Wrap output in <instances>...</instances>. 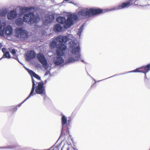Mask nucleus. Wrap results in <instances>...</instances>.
I'll use <instances>...</instances> for the list:
<instances>
[{
	"instance_id": "f257e3e1",
	"label": "nucleus",
	"mask_w": 150,
	"mask_h": 150,
	"mask_svg": "<svg viewBox=\"0 0 150 150\" xmlns=\"http://www.w3.org/2000/svg\"><path fill=\"white\" fill-rule=\"evenodd\" d=\"M72 38V36L71 35H68L67 36L59 35L55 39L57 42L60 44L57 45V42L53 40L50 44L51 49H53L57 47V50L56 53L57 55L63 56L64 54V51L67 48V42Z\"/></svg>"
},
{
	"instance_id": "f03ea898",
	"label": "nucleus",
	"mask_w": 150,
	"mask_h": 150,
	"mask_svg": "<svg viewBox=\"0 0 150 150\" xmlns=\"http://www.w3.org/2000/svg\"><path fill=\"white\" fill-rule=\"evenodd\" d=\"M34 8L33 7H28L24 6L21 8L22 13L29 12L28 13L24 14L23 18L24 22L28 23L29 24H32L33 23H37L40 19L39 15L36 14L35 15L33 12H30L32 9L34 10Z\"/></svg>"
},
{
	"instance_id": "7ed1b4c3",
	"label": "nucleus",
	"mask_w": 150,
	"mask_h": 150,
	"mask_svg": "<svg viewBox=\"0 0 150 150\" xmlns=\"http://www.w3.org/2000/svg\"><path fill=\"white\" fill-rule=\"evenodd\" d=\"M77 45V43L73 41H71L68 44V46L70 49L73 48L72 53L73 55V57H74V58L72 57H69L67 60L68 63L73 62L80 60L82 62H84L83 60L81 59L80 52V47L78 46L76 47Z\"/></svg>"
},
{
	"instance_id": "20e7f679",
	"label": "nucleus",
	"mask_w": 150,
	"mask_h": 150,
	"mask_svg": "<svg viewBox=\"0 0 150 150\" xmlns=\"http://www.w3.org/2000/svg\"><path fill=\"white\" fill-rule=\"evenodd\" d=\"M14 33L16 36L18 38H21V39L25 40L28 37L27 32L21 28H16Z\"/></svg>"
},
{
	"instance_id": "39448f33",
	"label": "nucleus",
	"mask_w": 150,
	"mask_h": 150,
	"mask_svg": "<svg viewBox=\"0 0 150 150\" xmlns=\"http://www.w3.org/2000/svg\"><path fill=\"white\" fill-rule=\"evenodd\" d=\"M1 21L0 19V24ZM13 33V28L9 25H7L6 27L5 26H2L0 24V35L3 36L4 35H11Z\"/></svg>"
},
{
	"instance_id": "423d86ee",
	"label": "nucleus",
	"mask_w": 150,
	"mask_h": 150,
	"mask_svg": "<svg viewBox=\"0 0 150 150\" xmlns=\"http://www.w3.org/2000/svg\"><path fill=\"white\" fill-rule=\"evenodd\" d=\"M76 14L79 17L82 18L90 17L91 16L90 9L85 8L80 9Z\"/></svg>"
},
{
	"instance_id": "0eeeda50",
	"label": "nucleus",
	"mask_w": 150,
	"mask_h": 150,
	"mask_svg": "<svg viewBox=\"0 0 150 150\" xmlns=\"http://www.w3.org/2000/svg\"><path fill=\"white\" fill-rule=\"evenodd\" d=\"M44 83L42 81L38 82V85L35 86L36 93L41 95L42 96L45 95V88L44 86Z\"/></svg>"
},
{
	"instance_id": "6e6552de",
	"label": "nucleus",
	"mask_w": 150,
	"mask_h": 150,
	"mask_svg": "<svg viewBox=\"0 0 150 150\" xmlns=\"http://www.w3.org/2000/svg\"><path fill=\"white\" fill-rule=\"evenodd\" d=\"M37 58L39 62L43 65L45 69H48L47 62L44 55L41 53H39L37 55Z\"/></svg>"
},
{
	"instance_id": "1a4fd4ad",
	"label": "nucleus",
	"mask_w": 150,
	"mask_h": 150,
	"mask_svg": "<svg viewBox=\"0 0 150 150\" xmlns=\"http://www.w3.org/2000/svg\"><path fill=\"white\" fill-rule=\"evenodd\" d=\"M137 0H129L125 3H123L122 4L119 6L115 7L110 10H114L118 9H120L124 8L125 7H127L130 5L131 4L134 3Z\"/></svg>"
},
{
	"instance_id": "9d476101",
	"label": "nucleus",
	"mask_w": 150,
	"mask_h": 150,
	"mask_svg": "<svg viewBox=\"0 0 150 150\" xmlns=\"http://www.w3.org/2000/svg\"><path fill=\"white\" fill-rule=\"evenodd\" d=\"M78 16L74 14H72L68 16L67 18V22L65 26L67 27H70L74 24L73 19L76 20L78 18Z\"/></svg>"
},
{
	"instance_id": "9b49d317",
	"label": "nucleus",
	"mask_w": 150,
	"mask_h": 150,
	"mask_svg": "<svg viewBox=\"0 0 150 150\" xmlns=\"http://www.w3.org/2000/svg\"><path fill=\"white\" fill-rule=\"evenodd\" d=\"M112 8H110V9L107 8L106 9L103 10L99 8L95 9L90 8L91 14V16L94 15L98 14L100 13H105L106 12L112 11V10H110Z\"/></svg>"
},
{
	"instance_id": "f8f14e48",
	"label": "nucleus",
	"mask_w": 150,
	"mask_h": 150,
	"mask_svg": "<svg viewBox=\"0 0 150 150\" xmlns=\"http://www.w3.org/2000/svg\"><path fill=\"white\" fill-rule=\"evenodd\" d=\"M57 22L61 24H64V28H68L70 27H67L65 26L67 22V19H66L64 17L59 16L56 19Z\"/></svg>"
},
{
	"instance_id": "ddd939ff",
	"label": "nucleus",
	"mask_w": 150,
	"mask_h": 150,
	"mask_svg": "<svg viewBox=\"0 0 150 150\" xmlns=\"http://www.w3.org/2000/svg\"><path fill=\"white\" fill-rule=\"evenodd\" d=\"M57 57H55L53 60L54 63L56 65H59L62 64L64 61L62 57L60 56V55H57Z\"/></svg>"
},
{
	"instance_id": "4468645a",
	"label": "nucleus",
	"mask_w": 150,
	"mask_h": 150,
	"mask_svg": "<svg viewBox=\"0 0 150 150\" xmlns=\"http://www.w3.org/2000/svg\"><path fill=\"white\" fill-rule=\"evenodd\" d=\"M32 88L30 93L29 95V96L30 97L34 95H36V93L34 92V90L35 88V86L37 83L38 84V82H37L35 81L33 77H32Z\"/></svg>"
},
{
	"instance_id": "2eb2a0df",
	"label": "nucleus",
	"mask_w": 150,
	"mask_h": 150,
	"mask_svg": "<svg viewBox=\"0 0 150 150\" xmlns=\"http://www.w3.org/2000/svg\"><path fill=\"white\" fill-rule=\"evenodd\" d=\"M17 16V14L15 10H13L11 11L7 15V18L9 20H12L16 18Z\"/></svg>"
},
{
	"instance_id": "dca6fc26",
	"label": "nucleus",
	"mask_w": 150,
	"mask_h": 150,
	"mask_svg": "<svg viewBox=\"0 0 150 150\" xmlns=\"http://www.w3.org/2000/svg\"><path fill=\"white\" fill-rule=\"evenodd\" d=\"M36 56L35 52L32 50L29 51V54L26 56V59L28 61H30V60L35 58Z\"/></svg>"
},
{
	"instance_id": "f3484780",
	"label": "nucleus",
	"mask_w": 150,
	"mask_h": 150,
	"mask_svg": "<svg viewBox=\"0 0 150 150\" xmlns=\"http://www.w3.org/2000/svg\"><path fill=\"white\" fill-rule=\"evenodd\" d=\"M26 70L28 72L29 74L31 75L32 78L33 77H34L35 78L37 79L38 80H41V78L38 74H35L33 71L29 69L24 67Z\"/></svg>"
},
{
	"instance_id": "a211bd4d",
	"label": "nucleus",
	"mask_w": 150,
	"mask_h": 150,
	"mask_svg": "<svg viewBox=\"0 0 150 150\" xmlns=\"http://www.w3.org/2000/svg\"><path fill=\"white\" fill-rule=\"evenodd\" d=\"M23 18L20 17L18 18L15 20V24L18 26H22L24 24Z\"/></svg>"
},
{
	"instance_id": "6ab92c4d",
	"label": "nucleus",
	"mask_w": 150,
	"mask_h": 150,
	"mask_svg": "<svg viewBox=\"0 0 150 150\" xmlns=\"http://www.w3.org/2000/svg\"><path fill=\"white\" fill-rule=\"evenodd\" d=\"M54 19V17L52 15H50L47 17L44 21L43 23L45 25H47L49 23L52 22Z\"/></svg>"
},
{
	"instance_id": "aec40b11",
	"label": "nucleus",
	"mask_w": 150,
	"mask_h": 150,
	"mask_svg": "<svg viewBox=\"0 0 150 150\" xmlns=\"http://www.w3.org/2000/svg\"><path fill=\"white\" fill-rule=\"evenodd\" d=\"M62 28L59 24H57L54 26V30L56 32H60L62 30Z\"/></svg>"
},
{
	"instance_id": "412c9836",
	"label": "nucleus",
	"mask_w": 150,
	"mask_h": 150,
	"mask_svg": "<svg viewBox=\"0 0 150 150\" xmlns=\"http://www.w3.org/2000/svg\"><path fill=\"white\" fill-rule=\"evenodd\" d=\"M143 67H141L139 68H137L136 69L134 70L128 71V72H127V73H125L123 74H120V75H122L123 74H127L128 73H131V72H142V71L141 70H140V69H142L143 68Z\"/></svg>"
},
{
	"instance_id": "4be33fe9",
	"label": "nucleus",
	"mask_w": 150,
	"mask_h": 150,
	"mask_svg": "<svg viewBox=\"0 0 150 150\" xmlns=\"http://www.w3.org/2000/svg\"><path fill=\"white\" fill-rule=\"evenodd\" d=\"M62 117L61 118L62 120V128H63V126L66 124L67 122V117L63 115H61Z\"/></svg>"
},
{
	"instance_id": "5701e85b",
	"label": "nucleus",
	"mask_w": 150,
	"mask_h": 150,
	"mask_svg": "<svg viewBox=\"0 0 150 150\" xmlns=\"http://www.w3.org/2000/svg\"><path fill=\"white\" fill-rule=\"evenodd\" d=\"M143 67L142 69H144V71H142V73H148L150 70V63L148 64L145 66H143Z\"/></svg>"
},
{
	"instance_id": "b1692460",
	"label": "nucleus",
	"mask_w": 150,
	"mask_h": 150,
	"mask_svg": "<svg viewBox=\"0 0 150 150\" xmlns=\"http://www.w3.org/2000/svg\"><path fill=\"white\" fill-rule=\"evenodd\" d=\"M84 26V24H83L81 26L80 28L78 29V32L77 34L79 37L81 35V33L83 30V27Z\"/></svg>"
},
{
	"instance_id": "393cba45",
	"label": "nucleus",
	"mask_w": 150,
	"mask_h": 150,
	"mask_svg": "<svg viewBox=\"0 0 150 150\" xmlns=\"http://www.w3.org/2000/svg\"><path fill=\"white\" fill-rule=\"evenodd\" d=\"M11 55L9 52H5V53L4 54L3 56L0 59V60L3 58H11Z\"/></svg>"
},
{
	"instance_id": "a878e982",
	"label": "nucleus",
	"mask_w": 150,
	"mask_h": 150,
	"mask_svg": "<svg viewBox=\"0 0 150 150\" xmlns=\"http://www.w3.org/2000/svg\"><path fill=\"white\" fill-rule=\"evenodd\" d=\"M6 11L5 10L1 11L0 9V16L3 17L6 16Z\"/></svg>"
},
{
	"instance_id": "bb28decb",
	"label": "nucleus",
	"mask_w": 150,
	"mask_h": 150,
	"mask_svg": "<svg viewBox=\"0 0 150 150\" xmlns=\"http://www.w3.org/2000/svg\"><path fill=\"white\" fill-rule=\"evenodd\" d=\"M30 97V96H28V97L27 98L25 99L21 103H19L18 104V106L19 107H20L21 106L22 104H23L25 102L26 100H27Z\"/></svg>"
},
{
	"instance_id": "cd10ccee",
	"label": "nucleus",
	"mask_w": 150,
	"mask_h": 150,
	"mask_svg": "<svg viewBox=\"0 0 150 150\" xmlns=\"http://www.w3.org/2000/svg\"><path fill=\"white\" fill-rule=\"evenodd\" d=\"M11 52L12 54L13 55H15L16 54V50L14 49L12 50Z\"/></svg>"
},
{
	"instance_id": "c85d7f7f",
	"label": "nucleus",
	"mask_w": 150,
	"mask_h": 150,
	"mask_svg": "<svg viewBox=\"0 0 150 150\" xmlns=\"http://www.w3.org/2000/svg\"><path fill=\"white\" fill-rule=\"evenodd\" d=\"M15 147L16 146L13 145H11L8 146V148L9 149H13L15 148Z\"/></svg>"
},
{
	"instance_id": "c756f323",
	"label": "nucleus",
	"mask_w": 150,
	"mask_h": 150,
	"mask_svg": "<svg viewBox=\"0 0 150 150\" xmlns=\"http://www.w3.org/2000/svg\"><path fill=\"white\" fill-rule=\"evenodd\" d=\"M143 73L144 74H145L144 78H145V80H148V78L147 77L146 75V74L147 73Z\"/></svg>"
},
{
	"instance_id": "7c9ffc66",
	"label": "nucleus",
	"mask_w": 150,
	"mask_h": 150,
	"mask_svg": "<svg viewBox=\"0 0 150 150\" xmlns=\"http://www.w3.org/2000/svg\"><path fill=\"white\" fill-rule=\"evenodd\" d=\"M6 49V48H4L2 49V52L4 53V54L5 53V52Z\"/></svg>"
},
{
	"instance_id": "2f4dec72",
	"label": "nucleus",
	"mask_w": 150,
	"mask_h": 150,
	"mask_svg": "<svg viewBox=\"0 0 150 150\" xmlns=\"http://www.w3.org/2000/svg\"><path fill=\"white\" fill-rule=\"evenodd\" d=\"M50 150H58V149L57 147H55L54 148L52 149H51Z\"/></svg>"
},
{
	"instance_id": "473e14b6",
	"label": "nucleus",
	"mask_w": 150,
	"mask_h": 150,
	"mask_svg": "<svg viewBox=\"0 0 150 150\" xmlns=\"http://www.w3.org/2000/svg\"><path fill=\"white\" fill-rule=\"evenodd\" d=\"M88 74V75H89V76H90L91 77V78H92V79H93V80H94V81H95V83H96V80H95V79H93L92 77L91 76H90V75L89 74Z\"/></svg>"
},
{
	"instance_id": "72a5a7b5",
	"label": "nucleus",
	"mask_w": 150,
	"mask_h": 150,
	"mask_svg": "<svg viewBox=\"0 0 150 150\" xmlns=\"http://www.w3.org/2000/svg\"><path fill=\"white\" fill-rule=\"evenodd\" d=\"M48 81V79H46L45 80V81H44V83L45 84H46V83Z\"/></svg>"
},
{
	"instance_id": "f704fd0d",
	"label": "nucleus",
	"mask_w": 150,
	"mask_h": 150,
	"mask_svg": "<svg viewBox=\"0 0 150 150\" xmlns=\"http://www.w3.org/2000/svg\"><path fill=\"white\" fill-rule=\"evenodd\" d=\"M13 111H16V110H17V108L16 107H15L13 109Z\"/></svg>"
},
{
	"instance_id": "c9c22d12",
	"label": "nucleus",
	"mask_w": 150,
	"mask_h": 150,
	"mask_svg": "<svg viewBox=\"0 0 150 150\" xmlns=\"http://www.w3.org/2000/svg\"><path fill=\"white\" fill-rule=\"evenodd\" d=\"M44 96L43 97V98H44V99L45 100L46 98V96L45 95H45H44Z\"/></svg>"
},
{
	"instance_id": "e433bc0d",
	"label": "nucleus",
	"mask_w": 150,
	"mask_h": 150,
	"mask_svg": "<svg viewBox=\"0 0 150 150\" xmlns=\"http://www.w3.org/2000/svg\"><path fill=\"white\" fill-rule=\"evenodd\" d=\"M17 60H18V62H19L21 64L23 65L22 64L21 62H20L19 61V60H18V58H17Z\"/></svg>"
},
{
	"instance_id": "4c0bfd02",
	"label": "nucleus",
	"mask_w": 150,
	"mask_h": 150,
	"mask_svg": "<svg viewBox=\"0 0 150 150\" xmlns=\"http://www.w3.org/2000/svg\"><path fill=\"white\" fill-rule=\"evenodd\" d=\"M116 76V75H114L113 76H111V77H109V78H107L106 79H108V78H111V77H114V76Z\"/></svg>"
},
{
	"instance_id": "58836bf2",
	"label": "nucleus",
	"mask_w": 150,
	"mask_h": 150,
	"mask_svg": "<svg viewBox=\"0 0 150 150\" xmlns=\"http://www.w3.org/2000/svg\"><path fill=\"white\" fill-rule=\"evenodd\" d=\"M69 3H71V4H74V5H75V4H76V3H75V4H74V3H73L72 1L71 2H69Z\"/></svg>"
},
{
	"instance_id": "ea45409f",
	"label": "nucleus",
	"mask_w": 150,
	"mask_h": 150,
	"mask_svg": "<svg viewBox=\"0 0 150 150\" xmlns=\"http://www.w3.org/2000/svg\"><path fill=\"white\" fill-rule=\"evenodd\" d=\"M62 133L61 134V136H62Z\"/></svg>"
},
{
	"instance_id": "a19ab883",
	"label": "nucleus",
	"mask_w": 150,
	"mask_h": 150,
	"mask_svg": "<svg viewBox=\"0 0 150 150\" xmlns=\"http://www.w3.org/2000/svg\"><path fill=\"white\" fill-rule=\"evenodd\" d=\"M102 80H100V81H101Z\"/></svg>"
},
{
	"instance_id": "79ce46f5",
	"label": "nucleus",
	"mask_w": 150,
	"mask_h": 150,
	"mask_svg": "<svg viewBox=\"0 0 150 150\" xmlns=\"http://www.w3.org/2000/svg\"><path fill=\"white\" fill-rule=\"evenodd\" d=\"M47 75V74H45V75Z\"/></svg>"
}]
</instances>
